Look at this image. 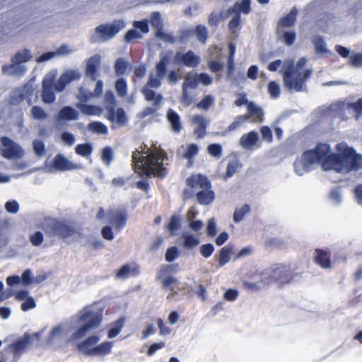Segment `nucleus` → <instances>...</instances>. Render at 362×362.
Segmentation results:
<instances>
[{"instance_id":"obj_1","label":"nucleus","mask_w":362,"mask_h":362,"mask_svg":"<svg viewBox=\"0 0 362 362\" xmlns=\"http://www.w3.org/2000/svg\"><path fill=\"white\" fill-rule=\"evenodd\" d=\"M307 59H299L294 66L293 62L285 61L281 71L283 74V81L285 86L291 91L300 92L305 90V81L310 77L312 70L304 67Z\"/></svg>"},{"instance_id":"obj_2","label":"nucleus","mask_w":362,"mask_h":362,"mask_svg":"<svg viewBox=\"0 0 362 362\" xmlns=\"http://www.w3.org/2000/svg\"><path fill=\"white\" fill-rule=\"evenodd\" d=\"M170 61V57L168 54L162 56L160 62L156 66V74H151L149 77L148 82L143 90V93L145 98L154 105H159L162 101L161 95L156 93L153 90H151L150 88H158L161 84V80L163 78L165 74V67Z\"/></svg>"},{"instance_id":"obj_3","label":"nucleus","mask_w":362,"mask_h":362,"mask_svg":"<svg viewBox=\"0 0 362 362\" xmlns=\"http://www.w3.org/2000/svg\"><path fill=\"white\" fill-rule=\"evenodd\" d=\"M187 185L192 189H200L195 194L198 203L201 205H209L215 199L210 180L202 174H194L186 180Z\"/></svg>"},{"instance_id":"obj_4","label":"nucleus","mask_w":362,"mask_h":362,"mask_svg":"<svg viewBox=\"0 0 362 362\" xmlns=\"http://www.w3.org/2000/svg\"><path fill=\"white\" fill-rule=\"evenodd\" d=\"M103 320L102 311L94 310H85L79 317L83 325L79 327L71 336L72 340L79 339L87 334L88 332L98 328Z\"/></svg>"},{"instance_id":"obj_5","label":"nucleus","mask_w":362,"mask_h":362,"mask_svg":"<svg viewBox=\"0 0 362 362\" xmlns=\"http://www.w3.org/2000/svg\"><path fill=\"white\" fill-rule=\"evenodd\" d=\"M43 230L49 237H57L66 240L74 236L76 233V228L66 220L52 218L44 226Z\"/></svg>"},{"instance_id":"obj_6","label":"nucleus","mask_w":362,"mask_h":362,"mask_svg":"<svg viewBox=\"0 0 362 362\" xmlns=\"http://www.w3.org/2000/svg\"><path fill=\"white\" fill-rule=\"evenodd\" d=\"M99 339L97 335L88 337L77 344V349L88 356L107 355L111 352L112 342L106 341L95 346Z\"/></svg>"},{"instance_id":"obj_7","label":"nucleus","mask_w":362,"mask_h":362,"mask_svg":"<svg viewBox=\"0 0 362 362\" xmlns=\"http://www.w3.org/2000/svg\"><path fill=\"white\" fill-rule=\"evenodd\" d=\"M135 172L143 176H157L163 177L167 175V169L163 166L164 160H133Z\"/></svg>"},{"instance_id":"obj_8","label":"nucleus","mask_w":362,"mask_h":362,"mask_svg":"<svg viewBox=\"0 0 362 362\" xmlns=\"http://www.w3.org/2000/svg\"><path fill=\"white\" fill-rule=\"evenodd\" d=\"M265 278H262L264 284H271L278 282L280 284H288L293 278V269L290 265L275 264L264 274Z\"/></svg>"},{"instance_id":"obj_9","label":"nucleus","mask_w":362,"mask_h":362,"mask_svg":"<svg viewBox=\"0 0 362 362\" xmlns=\"http://www.w3.org/2000/svg\"><path fill=\"white\" fill-rule=\"evenodd\" d=\"M315 168L321 166L325 171L334 170L337 173H349L362 168V160H315Z\"/></svg>"},{"instance_id":"obj_10","label":"nucleus","mask_w":362,"mask_h":362,"mask_svg":"<svg viewBox=\"0 0 362 362\" xmlns=\"http://www.w3.org/2000/svg\"><path fill=\"white\" fill-rule=\"evenodd\" d=\"M42 331L33 334L25 333L21 337L8 345V347L20 359L21 356L27 351L34 339L39 341L42 337Z\"/></svg>"},{"instance_id":"obj_11","label":"nucleus","mask_w":362,"mask_h":362,"mask_svg":"<svg viewBox=\"0 0 362 362\" xmlns=\"http://www.w3.org/2000/svg\"><path fill=\"white\" fill-rule=\"evenodd\" d=\"M102 93L103 82L89 78L88 81H85L80 87L77 98L80 101L86 102L92 98L100 96Z\"/></svg>"},{"instance_id":"obj_12","label":"nucleus","mask_w":362,"mask_h":362,"mask_svg":"<svg viewBox=\"0 0 362 362\" xmlns=\"http://www.w3.org/2000/svg\"><path fill=\"white\" fill-rule=\"evenodd\" d=\"M124 27V22L122 20H118L109 24L100 25L96 27L95 33L99 40L106 41L112 38Z\"/></svg>"},{"instance_id":"obj_13","label":"nucleus","mask_w":362,"mask_h":362,"mask_svg":"<svg viewBox=\"0 0 362 362\" xmlns=\"http://www.w3.org/2000/svg\"><path fill=\"white\" fill-rule=\"evenodd\" d=\"M58 75L57 69H52L46 74L42 81V99L45 103L52 104L55 100V95L52 91L54 81Z\"/></svg>"},{"instance_id":"obj_14","label":"nucleus","mask_w":362,"mask_h":362,"mask_svg":"<svg viewBox=\"0 0 362 362\" xmlns=\"http://www.w3.org/2000/svg\"><path fill=\"white\" fill-rule=\"evenodd\" d=\"M81 78V73L78 69H67L60 75L54 84V90L62 92L70 83L77 81Z\"/></svg>"},{"instance_id":"obj_15","label":"nucleus","mask_w":362,"mask_h":362,"mask_svg":"<svg viewBox=\"0 0 362 362\" xmlns=\"http://www.w3.org/2000/svg\"><path fill=\"white\" fill-rule=\"evenodd\" d=\"M182 86V103L188 106L192 101V98L189 93V90H194L198 86L197 74L193 71L188 72Z\"/></svg>"},{"instance_id":"obj_16","label":"nucleus","mask_w":362,"mask_h":362,"mask_svg":"<svg viewBox=\"0 0 362 362\" xmlns=\"http://www.w3.org/2000/svg\"><path fill=\"white\" fill-rule=\"evenodd\" d=\"M107 221L116 232L122 230L128 219L127 212L124 209H110L107 212Z\"/></svg>"},{"instance_id":"obj_17","label":"nucleus","mask_w":362,"mask_h":362,"mask_svg":"<svg viewBox=\"0 0 362 362\" xmlns=\"http://www.w3.org/2000/svg\"><path fill=\"white\" fill-rule=\"evenodd\" d=\"M333 156L329 144L319 143L315 147L303 152V158H331Z\"/></svg>"},{"instance_id":"obj_18","label":"nucleus","mask_w":362,"mask_h":362,"mask_svg":"<svg viewBox=\"0 0 362 362\" xmlns=\"http://www.w3.org/2000/svg\"><path fill=\"white\" fill-rule=\"evenodd\" d=\"M175 62L178 65L194 68L200 64L201 58L191 50L178 52L175 56Z\"/></svg>"},{"instance_id":"obj_19","label":"nucleus","mask_w":362,"mask_h":362,"mask_svg":"<svg viewBox=\"0 0 362 362\" xmlns=\"http://www.w3.org/2000/svg\"><path fill=\"white\" fill-rule=\"evenodd\" d=\"M1 152L6 158H18L23 156L21 147L6 137L1 139Z\"/></svg>"},{"instance_id":"obj_20","label":"nucleus","mask_w":362,"mask_h":362,"mask_svg":"<svg viewBox=\"0 0 362 362\" xmlns=\"http://www.w3.org/2000/svg\"><path fill=\"white\" fill-rule=\"evenodd\" d=\"M101 56L95 54L86 61L85 74L90 79L96 80L100 74Z\"/></svg>"},{"instance_id":"obj_21","label":"nucleus","mask_w":362,"mask_h":362,"mask_svg":"<svg viewBox=\"0 0 362 362\" xmlns=\"http://www.w3.org/2000/svg\"><path fill=\"white\" fill-rule=\"evenodd\" d=\"M148 32V27L146 21H135L134 28L127 33L124 40L127 42H130L134 40L141 38Z\"/></svg>"},{"instance_id":"obj_22","label":"nucleus","mask_w":362,"mask_h":362,"mask_svg":"<svg viewBox=\"0 0 362 362\" xmlns=\"http://www.w3.org/2000/svg\"><path fill=\"white\" fill-rule=\"evenodd\" d=\"M151 23L156 30V35L157 37L166 42H173L172 36L168 33H165V31L162 30L163 20L158 13L155 12L152 14L151 18Z\"/></svg>"},{"instance_id":"obj_23","label":"nucleus","mask_w":362,"mask_h":362,"mask_svg":"<svg viewBox=\"0 0 362 362\" xmlns=\"http://www.w3.org/2000/svg\"><path fill=\"white\" fill-rule=\"evenodd\" d=\"M259 134L255 131H251L243 134L240 139V145L245 149L253 150L259 146Z\"/></svg>"},{"instance_id":"obj_24","label":"nucleus","mask_w":362,"mask_h":362,"mask_svg":"<svg viewBox=\"0 0 362 362\" xmlns=\"http://www.w3.org/2000/svg\"><path fill=\"white\" fill-rule=\"evenodd\" d=\"M314 262L322 269H330L332 266L331 253L326 250L316 248Z\"/></svg>"},{"instance_id":"obj_25","label":"nucleus","mask_w":362,"mask_h":362,"mask_svg":"<svg viewBox=\"0 0 362 362\" xmlns=\"http://www.w3.org/2000/svg\"><path fill=\"white\" fill-rule=\"evenodd\" d=\"M108 119L118 126H124L128 121L124 110L119 107H111L108 110Z\"/></svg>"},{"instance_id":"obj_26","label":"nucleus","mask_w":362,"mask_h":362,"mask_svg":"<svg viewBox=\"0 0 362 362\" xmlns=\"http://www.w3.org/2000/svg\"><path fill=\"white\" fill-rule=\"evenodd\" d=\"M167 156L166 152L160 147H155L153 150L146 148V151L134 152L132 158H164Z\"/></svg>"},{"instance_id":"obj_27","label":"nucleus","mask_w":362,"mask_h":362,"mask_svg":"<svg viewBox=\"0 0 362 362\" xmlns=\"http://www.w3.org/2000/svg\"><path fill=\"white\" fill-rule=\"evenodd\" d=\"M336 150L337 158H362L361 155H358L355 150L345 142L338 144Z\"/></svg>"},{"instance_id":"obj_28","label":"nucleus","mask_w":362,"mask_h":362,"mask_svg":"<svg viewBox=\"0 0 362 362\" xmlns=\"http://www.w3.org/2000/svg\"><path fill=\"white\" fill-rule=\"evenodd\" d=\"M315 160H296L293 166L298 175H303L315 169Z\"/></svg>"},{"instance_id":"obj_29","label":"nucleus","mask_w":362,"mask_h":362,"mask_svg":"<svg viewBox=\"0 0 362 362\" xmlns=\"http://www.w3.org/2000/svg\"><path fill=\"white\" fill-rule=\"evenodd\" d=\"M247 115L245 116L248 117V119H251V121L254 123H259L263 121V111L262 110L252 102H250L247 104Z\"/></svg>"},{"instance_id":"obj_30","label":"nucleus","mask_w":362,"mask_h":362,"mask_svg":"<svg viewBox=\"0 0 362 362\" xmlns=\"http://www.w3.org/2000/svg\"><path fill=\"white\" fill-rule=\"evenodd\" d=\"M189 119L191 122L196 127V134L198 136H203L209 122L204 117L200 115H192L190 116Z\"/></svg>"},{"instance_id":"obj_31","label":"nucleus","mask_w":362,"mask_h":362,"mask_svg":"<svg viewBox=\"0 0 362 362\" xmlns=\"http://www.w3.org/2000/svg\"><path fill=\"white\" fill-rule=\"evenodd\" d=\"M28 68L26 66L21 64L12 63L10 65L4 66L2 68V71L4 74L8 75H14L21 76L25 74Z\"/></svg>"},{"instance_id":"obj_32","label":"nucleus","mask_w":362,"mask_h":362,"mask_svg":"<svg viewBox=\"0 0 362 362\" xmlns=\"http://www.w3.org/2000/svg\"><path fill=\"white\" fill-rule=\"evenodd\" d=\"M33 58L32 52L28 49H24L16 52L11 58V62L15 64H24Z\"/></svg>"},{"instance_id":"obj_33","label":"nucleus","mask_w":362,"mask_h":362,"mask_svg":"<svg viewBox=\"0 0 362 362\" xmlns=\"http://www.w3.org/2000/svg\"><path fill=\"white\" fill-rule=\"evenodd\" d=\"M232 252L233 247L230 245L224 246L220 250L218 259L219 267H222L229 262Z\"/></svg>"},{"instance_id":"obj_34","label":"nucleus","mask_w":362,"mask_h":362,"mask_svg":"<svg viewBox=\"0 0 362 362\" xmlns=\"http://www.w3.org/2000/svg\"><path fill=\"white\" fill-rule=\"evenodd\" d=\"M78 112L74 108L66 106L63 107L59 113L58 118L62 120H76L78 118Z\"/></svg>"},{"instance_id":"obj_35","label":"nucleus","mask_w":362,"mask_h":362,"mask_svg":"<svg viewBox=\"0 0 362 362\" xmlns=\"http://www.w3.org/2000/svg\"><path fill=\"white\" fill-rule=\"evenodd\" d=\"M297 10L293 8L286 16L283 17L279 23V28L292 26L296 19Z\"/></svg>"},{"instance_id":"obj_36","label":"nucleus","mask_w":362,"mask_h":362,"mask_svg":"<svg viewBox=\"0 0 362 362\" xmlns=\"http://www.w3.org/2000/svg\"><path fill=\"white\" fill-rule=\"evenodd\" d=\"M167 118L174 132H179L181 129L182 125L180 122V117L176 112L172 110H169L167 113Z\"/></svg>"},{"instance_id":"obj_37","label":"nucleus","mask_w":362,"mask_h":362,"mask_svg":"<svg viewBox=\"0 0 362 362\" xmlns=\"http://www.w3.org/2000/svg\"><path fill=\"white\" fill-rule=\"evenodd\" d=\"M277 35L279 39L282 40L284 43L288 46L291 45L296 38L294 33L291 31H285L282 28H279Z\"/></svg>"},{"instance_id":"obj_38","label":"nucleus","mask_w":362,"mask_h":362,"mask_svg":"<svg viewBox=\"0 0 362 362\" xmlns=\"http://www.w3.org/2000/svg\"><path fill=\"white\" fill-rule=\"evenodd\" d=\"M124 320L122 317L119 318L116 321H115L111 328L109 329L107 332V337L110 339H112L117 337L119 332H121L123 326H124Z\"/></svg>"},{"instance_id":"obj_39","label":"nucleus","mask_w":362,"mask_h":362,"mask_svg":"<svg viewBox=\"0 0 362 362\" xmlns=\"http://www.w3.org/2000/svg\"><path fill=\"white\" fill-rule=\"evenodd\" d=\"M19 358L6 346L0 352V362H18Z\"/></svg>"},{"instance_id":"obj_40","label":"nucleus","mask_w":362,"mask_h":362,"mask_svg":"<svg viewBox=\"0 0 362 362\" xmlns=\"http://www.w3.org/2000/svg\"><path fill=\"white\" fill-rule=\"evenodd\" d=\"M180 216L179 215L174 214L170 217V221L166 226V229L171 233V235H175V232L180 228Z\"/></svg>"},{"instance_id":"obj_41","label":"nucleus","mask_w":362,"mask_h":362,"mask_svg":"<svg viewBox=\"0 0 362 362\" xmlns=\"http://www.w3.org/2000/svg\"><path fill=\"white\" fill-rule=\"evenodd\" d=\"M77 107L81 110L83 114L87 115H99L102 113V109L97 106L78 103Z\"/></svg>"},{"instance_id":"obj_42","label":"nucleus","mask_w":362,"mask_h":362,"mask_svg":"<svg viewBox=\"0 0 362 362\" xmlns=\"http://www.w3.org/2000/svg\"><path fill=\"white\" fill-rule=\"evenodd\" d=\"M236 10H239L244 14H248L251 11L250 0H242L240 3L235 4L228 9V12H235Z\"/></svg>"},{"instance_id":"obj_43","label":"nucleus","mask_w":362,"mask_h":362,"mask_svg":"<svg viewBox=\"0 0 362 362\" xmlns=\"http://www.w3.org/2000/svg\"><path fill=\"white\" fill-rule=\"evenodd\" d=\"M139 269L137 267L132 269L129 265L124 264L117 271L116 276L117 278L125 279L127 278L132 273L133 275H137L139 274Z\"/></svg>"},{"instance_id":"obj_44","label":"nucleus","mask_w":362,"mask_h":362,"mask_svg":"<svg viewBox=\"0 0 362 362\" xmlns=\"http://www.w3.org/2000/svg\"><path fill=\"white\" fill-rule=\"evenodd\" d=\"M182 245L186 249H192L199 244V239L192 234H184Z\"/></svg>"},{"instance_id":"obj_45","label":"nucleus","mask_w":362,"mask_h":362,"mask_svg":"<svg viewBox=\"0 0 362 362\" xmlns=\"http://www.w3.org/2000/svg\"><path fill=\"white\" fill-rule=\"evenodd\" d=\"M312 42L317 54H322L329 52L326 43L320 37H313Z\"/></svg>"},{"instance_id":"obj_46","label":"nucleus","mask_w":362,"mask_h":362,"mask_svg":"<svg viewBox=\"0 0 362 362\" xmlns=\"http://www.w3.org/2000/svg\"><path fill=\"white\" fill-rule=\"evenodd\" d=\"M53 167L59 170H69L76 168L70 160H53Z\"/></svg>"},{"instance_id":"obj_47","label":"nucleus","mask_w":362,"mask_h":362,"mask_svg":"<svg viewBox=\"0 0 362 362\" xmlns=\"http://www.w3.org/2000/svg\"><path fill=\"white\" fill-rule=\"evenodd\" d=\"M262 278H265L264 274H262L261 275L259 276V280L257 282H248V281L243 282V287L250 291H258L262 287L267 285V284H264V283L262 282Z\"/></svg>"},{"instance_id":"obj_48","label":"nucleus","mask_w":362,"mask_h":362,"mask_svg":"<svg viewBox=\"0 0 362 362\" xmlns=\"http://www.w3.org/2000/svg\"><path fill=\"white\" fill-rule=\"evenodd\" d=\"M250 211V206L249 204H245L239 209H236L233 214V221L235 223L241 221L246 214Z\"/></svg>"},{"instance_id":"obj_49","label":"nucleus","mask_w":362,"mask_h":362,"mask_svg":"<svg viewBox=\"0 0 362 362\" xmlns=\"http://www.w3.org/2000/svg\"><path fill=\"white\" fill-rule=\"evenodd\" d=\"M54 50L57 57L69 56L75 52V49L66 44L61 45Z\"/></svg>"},{"instance_id":"obj_50","label":"nucleus","mask_w":362,"mask_h":362,"mask_svg":"<svg viewBox=\"0 0 362 362\" xmlns=\"http://www.w3.org/2000/svg\"><path fill=\"white\" fill-rule=\"evenodd\" d=\"M32 117L37 120H44L47 118L46 112L39 106H33L30 110Z\"/></svg>"},{"instance_id":"obj_51","label":"nucleus","mask_w":362,"mask_h":362,"mask_svg":"<svg viewBox=\"0 0 362 362\" xmlns=\"http://www.w3.org/2000/svg\"><path fill=\"white\" fill-rule=\"evenodd\" d=\"M88 129L97 134H106L107 127L102 122H95L88 124Z\"/></svg>"},{"instance_id":"obj_52","label":"nucleus","mask_w":362,"mask_h":362,"mask_svg":"<svg viewBox=\"0 0 362 362\" xmlns=\"http://www.w3.org/2000/svg\"><path fill=\"white\" fill-rule=\"evenodd\" d=\"M267 91L272 98H279L281 89L279 83L275 81H270L267 86Z\"/></svg>"},{"instance_id":"obj_53","label":"nucleus","mask_w":362,"mask_h":362,"mask_svg":"<svg viewBox=\"0 0 362 362\" xmlns=\"http://www.w3.org/2000/svg\"><path fill=\"white\" fill-rule=\"evenodd\" d=\"M177 284V280L173 276H168L162 280V286L165 290L174 291L175 286Z\"/></svg>"},{"instance_id":"obj_54","label":"nucleus","mask_w":362,"mask_h":362,"mask_svg":"<svg viewBox=\"0 0 362 362\" xmlns=\"http://www.w3.org/2000/svg\"><path fill=\"white\" fill-rule=\"evenodd\" d=\"M248 119V117L245 115H241L236 117L234 121L228 127L227 131L231 132L240 127Z\"/></svg>"},{"instance_id":"obj_55","label":"nucleus","mask_w":362,"mask_h":362,"mask_svg":"<svg viewBox=\"0 0 362 362\" xmlns=\"http://www.w3.org/2000/svg\"><path fill=\"white\" fill-rule=\"evenodd\" d=\"M63 327L61 325L54 327L49 332V337L47 339L46 344H50L53 342L54 339L60 336L62 333Z\"/></svg>"},{"instance_id":"obj_56","label":"nucleus","mask_w":362,"mask_h":362,"mask_svg":"<svg viewBox=\"0 0 362 362\" xmlns=\"http://www.w3.org/2000/svg\"><path fill=\"white\" fill-rule=\"evenodd\" d=\"M181 78L182 73L180 69L171 70L167 75L168 82L173 85L176 84Z\"/></svg>"},{"instance_id":"obj_57","label":"nucleus","mask_w":362,"mask_h":362,"mask_svg":"<svg viewBox=\"0 0 362 362\" xmlns=\"http://www.w3.org/2000/svg\"><path fill=\"white\" fill-rule=\"evenodd\" d=\"M201 255L204 258H209L214 252V247L211 243L203 244L199 247Z\"/></svg>"},{"instance_id":"obj_58","label":"nucleus","mask_w":362,"mask_h":362,"mask_svg":"<svg viewBox=\"0 0 362 362\" xmlns=\"http://www.w3.org/2000/svg\"><path fill=\"white\" fill-rule=\"evenodd\" d=\"M115 89L119 96H125L127 93L126 81L122 78L117 80L115 83Z\"/></svg>"},{"instance_id":"obj_59","label":"nucleus","mask_w":362,"mask_h":362,"mask_svg":"<svg viewBox=\"0 0 362 362\" xmlns=\"http://www.w3.org/2000/svg\"><path fill=\"white\" fill-rule=\"evenodd\" d=\"M30 241L35 247L40 246L44 241V235L42 232L36 231L30 235Z\"/></svg>"},{"instance_id":"obj_60","label":"nucleus","mask_w":362,"mask_h":362,"mask_svg":"<svg viewBox=\"0 0 362 362\" xmlns=\"http://www.w3.org/2000/svg\"><path fill=\"white\" fill-rule=\"evenodd\" d=\"M91 151V146L87 144H79L76 147V152L77 154L83 157L90 156Z\"/></svg>"},{"instance_id":"obj_61","label":"nucleus","mask_w":362,"mask_h":362,"mask_svg":"<svg viewBox=\"0 0 362 362\" xmlns=\"http://www.w3.org/2000/svg\"><path fill=\"white\" fill-rule=\"evenodd\" d=\"M127 67L128 65L125 61L118 59L115 64V71L117 75H122L126 72Z\"/></svg>"},{"instance_id":"obj_62","label":"nucleus","mask_w":362,"mask_h":362,"mask_svg":"<svg viewBox=\"0 0 362 362\" xmlns=\"http://www.w3.org/2000/svg\"><path fill=\"white\" fill-rule=\"evenodd\" d=\"M179 256V251L175 246L170 247L167 249L165 252V260L171 262Z\"/></svg>"},{"instance_id":"obj_63","label":"nucleus","mask_w":362,"mask_h":362,"mask_svg":"<svg viewBox=\"0 0 362 362\" xmlns=\"http://www.w3.org/2000/svg\"><path fill=\"white\" fill-rule=\"evenodd\" d=\"M214 98L212 95H206L198 104L197 107L203 109L208 110L211 105L214 103Z\"/></svg>"},{"instance_id":"obj_64","label":"nucleus","mask_w":362,"mask_h":362,"mask_svg":"<svg viewBox=\"0 0 362 362\" xmlns=\"http://www.w3.org/2000/svg\"><path fill=\"white\" fill-rule=\"evenodd\" d=\"M349 64L354 66L362 67V53H355L349 58Z\"/></svg>"}]
</instances>
